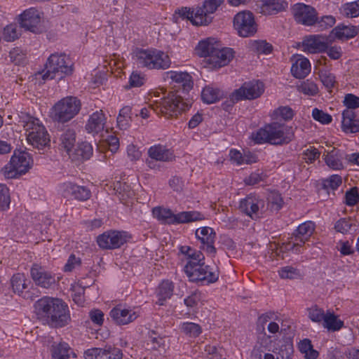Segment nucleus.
Returning <instances> with one entry per match:
<instances>
[{
  "instance_id": "1",
  "label": "nucleus",
  "mask_w": 359,
  "mask_h": 359,
  "mask_svg": "<svg viewBox=\"0 0 359 359\" xmlns=\"http://www.w3.org/2000/svg\"><path fill=\"white\" fill-rule=\"evenodd\" d=\"M191 106L190 100H184L179 95L171 94L159 102H155L154 104L142 108L140 114L142 118H147L153 111L157 114H161L166 118H170L177 116L182 111L188 110Z\"/></svg>"
},
{
  "instance_id": "2",
  "label": "nucleus",
  "mask_w": 359,
  "mask_h": 359,
  "mask_svg": "<svg viewBox=\"0 0 359 359\" xmlns=\"http://www.w3.org/2000/svg\"><path fill=\"white\" fill-rule=\"evenodd\" d=\"M293 137L292 128L278 122L266 124L252 134V139L257 144L281 145L288 144Z\"/></svg>"
},
{
  "instance_id": "3",
  "label": "nucleus",
  "mask_w": 359,
  "mask_h": 359,
  "mask_svg": "<svg viewBox=\"0 0 359 359\" xmlns=\"http://www.w3.org/2000/svg\"><path fill=\"white\" fill-rule=\"evenodd\" d=\"M18 122L25 130L28 143L33 147L43 149L49 144V135L38 118L27 113L21 112Z\"/></svg>"
},
{
  "instance_id": "4",
  "label": "nucleus",
  "mask_w": 359,
  "mask_h": 359,
  "mask_svg": "<svg viewBox=\"0 0 359 359\" xmlns=\"http://www.w3.org/2000/svg\"><path fill=\"white\" fill-rule=\"evenodd\" d=\"M152 215L163 224L178 225L205 219L203 214L198 211H183L174 213L170 208L157 206L152 209Z\"/></svg>"
},
{
  "instance_id": "5",
  "label": "nucleus",
  "mask_w": 359,
  "mask_h": 359,
  "mask_svg": "<svg viewBox=\"0 0 359 359\" xmlns=\"http://www.w3.org/2000/svg\"><path fill=\"white\" fill-rule=\"evenodd\" d=\"M134 57L138 66L149 69H166L171 65L169 55L156 48L137 49Z\"/></svg>"
},
{
  "instance_id": "6",
  "label": "nucleus",
  "mask_w": 359,
  "mask_h": 359,
  "mask_svg": "<svg viewBox=\"0 0 359 359\" xmlns=\"http://www.w3.org/2000/svg\"><path fill=\"white\" fill-rule=\"evenodd\" d=\"M72 72V62L69 57L63 53H53L47 60L42 78L43 80L61 79Z\"/></svg>"
},
{
  "instance_id": "7",
  "label": "nucleus",
  "mask_w": 359,
  "mask_h": 359,
  "mask_svg": "<svg viewBox=\"0 0 359 359\" xmlns=\"http://www.w3.org/2000/svg\"><path fill=\"white\" fill-rule=\"evenodd\" d=\"M184 271L191 282L201 285L215 283L219 278V271L216 268L205 265L204 261L194 264L185 265Z\"/></svg>"
},
{
  "instance_id": "8",
  "label": "nucleus",
  "mask_w": 359,
  "mask_h": 359,
  "mask_svg": "<svg viewBox=\"0 0 359 359\" xmlns=\"http://www.w3.org/2000/svg\"><path fill=\"white\" fill-rule=\"evenodd\" d=\"M32 163V158L28 153L15 151L10 161L1 168V172L7 179L17 178L28 172Z\"/></svg>"
},
{
  "instance_id": "9",
  "label": "nucleus",
  "mask_w": 359,
  "mask_h": 359,
  "mask_svg": "<svg viewBox=\"0 0 359 359\" xmlns=\"http://www.w3.org/2000/svg\"><path fill=\"white\" fill-rule=\"evenodd\" d=\"M81 107V102L76 97H64L53 107L52 118L60 123L68 122L79 114Z\"/></svg>"
},
{
  "instance_id": "10",
  "label": "nucleus",
  "mask_w": 359,
  "mask_h": 359,
  "mask_svg": "<svg viewBox=\"0 0 359 359\" xmlns=\"http://www.w3.org/2000/svg\"><path fill=\"white\" fill-rule=\"evenodd\" d=\"M316 225L311 221H307L301 224L295 231L291 240L283 244L285 250L292 251L296 254L302 252V248L307 242L315 231Z\"/></svg>"
},
{
  "instance_id": "11",
  "label": "nucleus",
  "mask_w": 359,
  "mask_h": 359,
  "mask_svg": "<svg viewBox=\"0 0 359 359\" xmlns=\"http://www.w3.org/2000/svg\"><path fill=\"white\" fill-rule=\"evenodd\" d=\"M131 238L125 231L110 230L97 237L98 246L103 250H114L121 248Z\"/></svg>"
},
{
  "instance_id": "12",
  "label": "nucleus",
  "mask_w": 359,
  "mask_h": 359,
  "mask_svg": "<svg viewBox=\"0 0 359 359\" xmlns=\"http://www.w3.org/2000/svg\"><path fill=\"white\" fill-rule=\"evenodd\" d=\"M53 302L46 323L55 327H62L71 320L69 307L60 299L55 298Z\"/></svg>"
},
{
  "instance_id": "13",
  "label": "nucleus",
  "mask_w": 359,
  "mask_h": 359,
  "mask_svg": "<svg viewBox=\"0 0 359 359\" xmlns=\"http://www.w3.org/2000/svg\"><path fill=\"white\" fill-rule=\"evenodd\" d=\"M233 27L242 37L252 36L257 31L254 15L248 11L239 12L234 16Z\"/></svg>"
},
{
  "instance_id": "14",
  "label": "nucleus",
  "mask_w": 359,
  "mask_h": 359,
  "mask_svg": "<svg viewBox=\"0 0 359 359\" xmlns=\"http://www.w3.org/2000/svg\"><path fill=\"white\" fill-rule=\"evenodd\" d=\"M239 210L252 219H256L264 212L265 202L257 194H249L241 200Z\"/></svg>"
},
{
  "instance_id": "15",
  "label": "nucleus",
  "mask_w": 359,
  "mask_h": 359,
  "mask_svg": "<svg viewBox=\"0 0 359 359\" xmlns=\"http://www.w3.org/2000/svg\"><path fill=\"white\" fill-rule=\"evenodd\" d=\"M263 92V83L259 81H253L244 83L231 93L230 98L233 102L242 100H254L259 97Z\"/></svg>"
},
{
  "instance_id": "16",
  "label": "nucleus",
  "mask_w": 359,
  "mask_h": 359,
  "mask_svg": "<svg viewBox=\"0 0 359 359\" xmlns=\"http://www.w3.org/2000/svg\"><path fill=\"white\" fill-rule=\"evenodd\" d=\"M163 79L177 90L187 93L194 85L192 76L186 72L168 71L163 74Z\"/></svg>"
},
{
  "instance_id": "17",
  "label": "nucleus",
  "mask_w": 359,
  "mask_h": 359,
  "mask_svg": "<svg viewBox=\"0 0 359 359\" xmlns=\"http://www.w3.org/2000/svg\"><path fill=\"white\" fill-rule=\"evenodd\" d=\"M30 275L34 283L41 287L48 289L56 283L55 275L38 264H34Z\"/></svg>"
},
{
  "instance_id": "18",
  "label": "nucleus",
  "mask_w": 359,
  "mask_h": 359,
  "mask_svg": "<svg viewBox=\"0 0 359 359\" xmlns=\"http://www.w3.org/2000/svg\"><path fill=\"white\" fill-rule=\"evenodd\" d=\"M292 13L295 20L302 25L311 26L318 20L316 9L304 4H296L292 7Z\"/></svg>"
},
{
  "instance_id": "19",
  "label": "nucleus",
  "mask_w": 359,
  "mask_h": 359,
  "mask_svg": "<svg viewBox=\"0 0 359 359\" xmlns=\"http://www.w3.org/2000/svg\"><path fill=\"white\" fill-rule=\"evenodd\" d=\"M60 191L66 198H74L81 201L90 198V191L84 186H79L71 182H67L60 186Z\"/></svg>"
},
{
  "instance_id": "20",
  "label": "nucleus",
  "mask_w": 359,
  "mask_h": 359,
  "mask_svg": "<svg viewBox=\"0 0 359 359\" xmlns=\"http://www.w3.org/2000/svg\"><path fill=\"white\" fill-rule=\"evenodd\" d=\"M109 316L116 325H126L134 322L140 313L134 309L118 306L110 311Z\"/></svg>"
},
{
  "instance_id": "21",
  "label": "nucleus",
  "mask_w": 359,
  "mask_h": 359,
  "mask_svg": "<svg viewBox=\"0 0 359 359\" xmlns=\"http://www.w3.org/2000/svg\"><path fill=\"white\" fill-rule=\"evenodd\" d=\"M233 57V51L231 48L220 46L208 59H205V62L210 68L219 69L227 65Z\"/></svg>"
},
{
  "instance_id": "22",
  "label": "nucleus",
  "mask_w": 359,
  "mask_h": 359,
  "mask_svg": "<svg viewBox=\"0 0 359 359\" xmlns=\"http://www.w3.org/2000/svg\"><path fill=\"white\" fill-rule=\"evenodd\" d=\"M196 236L201 243V248L209 255L215 256L216 248L214 246L216 233L213 229L203 226L196 229Z\"/></svg>"
},
{
  "instance_id": "23",
  "label": "nucleus",
  "mask_w": 359,
  "mask_h": 359,
  "mask_svg": "<svg viewBox=\"0 0 359 359\" xmlns=\"http://www.w3.org/2000/svg\"><path fill=\"white\" fill-rule=\"evenodd\" d=\"M84 356L86 359H121L123 353L119 348L109 346L88 349Z\"/></svg>"
},
{
  "instance_id": "24",
  "label": "nucleus",
  "mask_w": 359,
  "mask_h": 359,
  "mask_svg": "<svg viewBox=\"0 0 359 359\" xmlns=\"http://www.w3.org/2000/svg\"><path fill=\"white\" fill-rule=\"evenodd\" d=\"M107 125V116L102 109L93 112L89 116L86 123V132L93 135L101 133Z\"/></svg>"
},
{
  "instance_id": "25",
  "label": "nucleus",
  "mask_w": 359,
  "mask_h": 359,
  "mask_svg": "<svg viewBox=\"0 0 359 359\" xmlns=\"http://www.w3.org/2000/svg\"><path fill=\"white\" fill-rule=\"evenodd\" d=\"M41 19V13L35 8L25 10L19 17V22L22 27L35 32Z\"/></svg>"
},
{
  "instance_id": "26",
  "label": "nucleus",
  "mask_w": 359,
  "mask_h": 359,
  "mask_svg": "<svg viewBox=\"0 0 359 359\" xmlns=\"http://www.w3.org/2000/svg\"><path fill=\"white\" fill-rule=\"evenodd\" d=\"M224 0H205L203 6L196 10V19L195 22L197 25L208 24L210 20L208 18V14L215 13Z\"/></svg>"
},
{
  "instance_id": "27",
  "label": "nucleus",
  "mask_w": 359,
  "mask_h": 359,
  "mask_svg": "<svg viewBox=\"0 0 359 359\" xmlns=\"http://www.w3.org/2000/svg\"><path fill=\"white\" fill-rule=\"evenodd\" d=\"M327 40L323 35H313L306 37L302 41V50L309 53H325Z\"/></svg>"
},
{
  "instance_id": "28",
  "label": "nucleus",
  "mask_w": 359,
  "mask_h": 359,
  "mask_svg": "<svg viewBox=\"0 0 359 359\" xmlns=\"http://www.w3.org/2000/svg\"><path fill=\"white\" fill-rule=\"evenodd\" d=\"M147 154L150 158L161 162H170L175 158L172 150L161 144L150 147Z\"/></svg>"
},
{
  "instance_id": "29",
  "label": "nucleus",
  "mask_w": 359,
  "mask_h": 359,
  "mask_svg": "<svg viewBox=\"0 0 359 359\" xmlns=\"http://www.w3.org/2000/svg\"><path fill=\"white\" fill-rule=\"evenodd\" d=\"M13 291L24 299L31 298L27 289L30 281L26 278L24 273H18L14 274L11 280Z\"/></svg>"
},
{
  "instance_id": "30",
  "label": "nucleus",
  "mask_w": 359,
  "mask_h": 359,
  "mask_svg": "<svg viewBox=\"0 0 359 359\" xmlns=\"http://www.w3.org/2000/svg\"><path fill=\"white\" fill-rule=\"evenodd\" d=\"M292 60L291 73L295 78L303 79L310 73L311 64L307 58L298 55L294 56Z\"/></svg>"
},
{
  "instance_id": "31",
  "label": "nucleus",
  "mask_w": 359,
  "mask_h": 359,
  "mask_svg": "<svg viewBox=\"0 0 359 359\" xmlns=\"http://www.w3.org/2000/svg\"><path fill=\"white\" fill-rule=\"evenodd\" d=\"M287 7L286 0H261L259 12L263 15H275Z\"/></svg>"
},
{
  "instance_id": "32",
  "label": "nucleus",
  "mask_w": 359,
  "mask_h": 359,
  "mask_svg": "<svg viewBox=\"0 0 359 359\" xmlns=\"http://www.w3.org/2000/svg\"><path fill=\"white\" fill-rule=\"evenodd\" d=\"M55 298L43 297L38 299L34 304V313L38 319L45 322L50 315V311Z\"/></svg>"
},
{
  "instance_id": "33",
  "label": "nucleus",
  "mask_w": 359,
  "mask_h": 359,
  "mask_svg": "<svg viewBox=\"0 0 359 359\" xmlns=\"http://www.w3.org/2000/svg\"><path fill=\"white\" fill-rule=\"evenodd\" d=\"M342 129L346 133H355L359 131V119L351 109H345L342 113Z\"/></svg>"
},
{
  "instance_id": "34",
  "label": "nucleus",
  "mask_w": 359,
  "mask_h": 359,
  "mask_svg": "<svg viewBox=\"0 0 359 359\" xmlns=\"http://www.w3.org/2000/svg\"><path fill=\"white\" fill-rule=\"evenodd\" d=\"M221 46L219 41L215 38H207L201 41L197 47L196 51L200 57L208 59L210 55L215 53Z\"/></svg>"
},
{
  "instance_id": "35",
  "label": "nucleus",
  "mask_w": 359,
  "mask_h": 359,
  "mask_svg": "<svg viewBox=\"0 0 359 359\" xmlns=\"http://www.w3.org/2000/svg\"><path fill=\"white\" fill-rule=\"evenodd\" d=\"M332 33L338 39L344 41L355 37L358 33V29L351 25L341 24L334 28Z\"/></svg>"
},
{
  "instance_id": "36",
  "label": "nucleus",
  "mask_w": 359,
  "mask_h": 359,
  "mask_svg": "<svg viewBox=\"0 0 359 359\" xmlns=\"http://www.w3.org/2000/svg\"><path fill=\"white\" fill-rule=\"evenodd\" d=\"M180 252L187 260L185 265H189V264H194L198 262L204 261L205 259L204 255L201 252L187 245L181 246Z\"/></svg>"
},
{
  "instance_id": "37",
  "label": "nucleus",
  "mask_w": 359,
  "mask_h": 359,
  "mask_svg": "<svg viewBox=\"0 0 359 359\" xmlns=\"http://www.w3.org/2000/svg\"><path fill=\"white\" fill-rule=\"evenodd\" d=\"M174 285L169 280L163 281L158 286L157 290L158 302L157 304L162 306L164 302L170 299L173 294Z\"/></svg>"
},
{
  "instance_id": "38",
  "label": "nucleus",
  "mask_w": 359,
  "mask_h": 359,
  "mask_svg": "<svg viewBox=\"0 0 359 359\" xmlns=\"http://www.w3.org/2000/svg\"><path fill=\"white\" fill-rule=\"evenodd\" d=\"M222 96V93L220 90L211 86H205L201 93V99L207 104H212L217 102Z\"/></svg>"
},
{
  "instance_id": "39",
  "label": "nucleus",
  "mask_w": 359,
  "mask_h": 359,
  "mask_svg": "<svg viewBox=\"0 0 359 359\" xmlns=\"http://www.w3.org/2000/svg\"><path fill=\"white\" fill-rule=\"evenodd\" d=\"M131 114L130 106H124L120 109L117 117V126L121 130H126L129 128L132 121Z\"/></svg>"
},
{
  "instance_id": "40",
  "label": "nucleus",
  "mask_w": 359,
  "mask_h": 359,
  "mask_svg": "<svg viewBox=\"0 0 359 359\" xmlns=\"http://www.w3.org/2000/svg\"><path fill=\"white\" fill-rule=\"evenodd\" d=\"M324 159L327 166L333 170H341L344 168L341 156L338 150L333 149L331 151L324 154Z\"/></svg>"
},
{
  "instance_id": "41",
  "label": "nucleus",
  "mask_w": 359,
  "mask_h": 359,
  "mask_svg": "<svg viewBox=\"0 0 359 359\" xmlns=\"http://www.w3.org/2000/svg\"><path fill=\"white\" fill-rule=\"evenodd\" d=\"M323 327L330 331L339 330L344 325V322L338 318L333 313L327 311L323 321Z\"/></svg>"
},
{
  "instance_id": "42",
  "label": "nucleus",
  "mask_w": 359,
  "mask_h": 359,
  "mask_svg": "<svg viewBox=\"0 0 359 359\" xmlns=\"http://www.w3.org/2000/svg\"><path fill=\"white\" fill-rule=\"evenodd\" d=\"M72 353L69 345L62 342L53 346L52 358L53 359H69Z\"/></svg>"
},
{
  "instance_id": "43",
  "label": "nucleus",
  "mask_w": 359,
  "mask_h": 359,
  "mask_svg": "<svg viewBox=\"0 0 359 359\" xmlns=\"http://www.w3.org/2000/svg\"><path fill=\"white\" fill-rule=\"evenodd\" d=\"M61 145L70 154L76 142V134L74 130L68 129L64 132L60 137Z\"/></svg>"
},
{
  "instance_id": "44",
  "label": "nucleus",
  "mask_w": 359,
  "mask_h": 359,
  "mask_svg": "<svg viewBox=\"0 0 359 359\" xmlns=\"http://www.w3.org/2000/svg\"><path fill=\"white\" fill-rule=\"evenodd\" d=\"M294 116L293 110L287 106H281L273 110L271 114L273 120H291Z\"/></svg>"
},
{
  "instance_id": "45",
  "label": "nucleus",
  "mask_w": 359,
  "mask_h": 359,
  "mask_svg": "<svg viewBox=\"0 0 359 359\" xmlns=\"http://www.w3.org/2000/svg\"><path fill=\"white\" fill-rule=\"evenodd\" d=\"M299 348L300 352L304 354L306 359H316L318 356V351L313 349L311 341L309 339H305L301 341Z\"/></svg>"
},
{
  "instance_id": "46",
  "label": "nucleus",
  "mask_w": 359,
  "mask_h": 359,
  "mask_svg": "<svg viewBox=\"0 0 359 359\" xmlns=\"http://www.w3.org/2000/svg\"><path fill=\"white\" fill-rule=\"evenodd\" d=\"M341 13L348 18H356L359 16V0L346 3L341 8Z\"/></svg>"
},
{
  "instance_id": "47",
  "label": "nucleus",
  "mask_w": 359,
  "mask_h": 359,
  "mask_svg": "<svg viewBox=\"0 0 359 359\" xmlns=\"http://www.w3.org/2000/svg\"><path fill=\"white\" fill-rule=\"evenodd\" d=\"M182 331L190 337H196L202 332L201 327L196 323L185 322L181 325Z\"/></svg>"
},
{
  "instance_id": "48",
  "label": "nucleus",
  "mask_w": 359,
  "mask_h": 359,
  "mask_svg": "<svg viewBox=\"0 0 359 359\" xmlns=\"http://www.w3.org/2000/svg\"><path fill=\"white\" fill-rule=\"evenodd\" d=\"M297 90L299 92L302 93L307 95H315L318 92V88L317 85L312 81L306 80L302 82L297 86Z\"/></svg>"
},
{
  "instance_id": "49",
  "label": "nucleus",
  "mask_w": 359,
  "mask_h": 359,
  "mask_svg": "<svg viewBox=\"0 0 359 359\" xmlns=\"http://www.w3.org/2000/svg\"><path fill=\"white\" fill-rule=\"evenodd\" d=\"M147 344L150 346L152 349L159 351H161V349L164 350L165 346L164 338L157 335L154 331L149 332Z\"/></svg>"
},
{
  "instance_id": "50",
  "label": "nucleus",
  "mask_w": 359,
  "mask_h": 359,
  "mask_svg": "<svg viewBox=\"0 0 359 359\" xmlns=\"http://www.w3.org/2000/svg\"><path fill=\"white\" fill-rule=\"evenodd\" d=\"M267 208L271 211H278L282 208L283 199L278 193H271L268 196Z\"/></svg>"
},
{
  "instance_id": "51",
  "label": "nucleus",
  "mask_w": 359,
  "mask_h": 359,
  "mask_svg": "<svg viewBox=\"0 0 359 359\" xmlns=\"http://www.w3.org/2000/svg\"><path fill=\"white\" fill-rule=\"evenodd\" d=\"M93 147L86 142L79 144L76 149V154L79 156L82 160H88L93 155Z\"/></svg>"
},
{
  "instance_id": "52",
  "label": "nucleus",
  "mask_w": 359,
  "mask_h": 359,
  "mask_svg": "<svg viewBox=\"0 0 359 359\" xmlns=\"http://www.w3.org/2000/svg\"><path fill=\"white\" fill-rule=\"evenodd\" d=\"M205 352L208 359H223L224 350L222 348L217 347L213 345H206Z\"/></svg>"
},
{
  "instance_id": "53",
  "label": "nucleus",
  "mask_w": 359,
  "mask_h": 359,
  "mask_svg": "<svg viewBox=\"0 0 359 359\" xmlns=\"http://www.w3.org/2000/svg\"><path fill=\"white\" fill-rule=\"evenodd\" d=\"M9 204V190L5 184H0V211L6 210Z\"/></svg>"
},
{
  "instance_id": "54",
  "label": "nucleus",
  "mask_w": 359,
  "mask_h": 359,
  "mask_svg": "<svg viewBox=\"0 0 359 359\" xmlns=\"http://www.w3.org/2000/svg\"><path fill=\"white\" fill-rule=\"evenodd\" d=\"M20 33L15 24L7 25L3 33L4 40L7 41H13L18 38Z\"/></svg>"
},
{
  "instance_id": "55",
  "label": "nucleus",
  "mask_w": 359,
  "mask_h": 359,
  "mask_svg": "<svg viewBox=\"0 0 359 359\" xmlns=\"http://www.w3.org/2000/svg\"><path fill=\"white\" fill-rule=\"evenodd\" d=\"M10 60L17 65H24L26 62L25 53L20 48H13L9 53Z\"/></svg>"
},
{
  "instance_id": "56",
  "label": "nucleus",
  "mask_w": 359,
  "mask_h": 359,
  "mask_svg": "<svg viewBox=\"0 0 359 359\" xmlns=\"http://www.w3.org/2000/svg\"><path fill=\"white\" fill-rule=\"evenodd\" d=\"M278 274L281 278L294 279L300 276L299 271L292 266H285L278 271Z\"/></svg>"
},
{
  "instance_id": "57",
  "label": "nucleus",
  "mask_w": 359,
  "mask_h": 359,
  "mask_svg": "<svg viewBox=\"0 0 359 359\" xmlns=\"http://www.w3.org/2000/svg\"><path fill=\"white\" fill-rule=\"evenodd\" d=\"M312 116L314 120L320 122L323 124H328L332 122V116L327 113L324 112L323 110H320L315 108L312 111Z\"/></svg>"
},
{
  "instance_id": "58",
  "label": "nucleus",
  "mask_w": 359,
  "mask_h": 359,
  "mask_svg": "<svg viewBox=\"0 0 359 359\" xmlns=\"http://www.w3.org/2000/svg\"><path fill=\"white\" fill-rule=\"evenodd\" d=\"M292 345L290 344H284L280 346L276 353V359H292Z\"/></svg>"
},
{
  "instance_id": "59",
  "label": "nucleus",
  "mask_w": 359,
  "mask_h": 359,
  "mask_svg": "<svg viewBox=\"0 0 359 359\" xmlns=\"http://www.w3.org/2000/svg\"><path fill=\"white\" fill-rule=\"evenodd\" d=\"M325 313L322 309L318 306H312L309 309V317L315 323H321L323 321Z\"/></svg>"
},
{
  "instance_id": "60",
  "label": "nucleus",
  "mask_w": 359,
  "mask_h": 359,
  "mask_svg": "<svg viewBox=\"0 0 359 359\" xmlns=\"http://www.w3.org/2000/svg\"><path fill=\"white\" fill-rule=\"evenodd\" d=\"M81 264V259L74 255H71L64 266L63 271L66 273L72 272L78 269Z\"/></svg>"
},
{
  "instance_id": "61",
  "label": "nucleus",
  "mask_w": 359,
  "mask_h": 359,
  "mask_svg": "<svg viewBox=\"0 0 359 359\" xmlns=\"http://www.w3.org/2000/svg\"><path fill=\"white\" fill-rule=\"evenodd\" d=\"M352 226V222L350 218H341L336 222L334 229L337 232L346 233Z\"/></svg>"
},
{
  "instance_id": "62",
  "label": "nucleus",
  "mask_w": 359,
  "mask_h": 359,
  "mask_svg": "<svg viewBox=\"0 0 359 359\" xmlns=\"http://www.w3.org/2000/svg\"><path fill=\"white\" fill-rule=\"evenodd\" d=\"M344 105L347 107L346 109L353 110L359 108V97L349 93L346 94L343 101Z\"/></svg>"
},
{
  "instance_id": "63",
  "label": "nucleus",
  "mask_w": 359,
  "mask_h": 359,
  "mask_svg": "<svg viewBox=\"0 0 359 359\" xmlns=\"http://www.w3.org/2000/svg\"><path fill=\"white\" fill-rule=\"evenodd\" d=\"M359 201V194L356 188H352L345 194V203L353 206Z\"/></svg>"
},
{
  "instance_id": "64",
  "label": "nucleus",
  "mask_w": 359,
  "mask_h": 359,
  "mask_svg": "<svg viewBox=\"0 0 359 359\" xmlns=\"http://www.w3.org/2000/svg\"><path fill=\"white\" fill-rule=\"evenodd\" d=\"M264 179V175L263 172L257 171L252 172L249 176L246 177L244 179V182L246 185L253 186L263 181Z\"/></svg>"
}]
</instances>
